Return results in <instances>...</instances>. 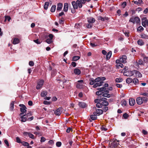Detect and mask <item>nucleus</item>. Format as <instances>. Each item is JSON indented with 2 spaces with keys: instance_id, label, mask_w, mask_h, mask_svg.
<instances>
[{
  "instance_id": "nucleus-1",
  "label": "nucleus",
  "mask_w": 148,
  "mask_h": 148,
  "mask_svg": "<svg viewBox=\"0 0 148 148\" xmlns=\"http://www.w3.org/2000/svg\"><path fill=\"white\" fill-rule=\"evenodd\" d=\"M148 99L147 97H138L136 99V102L138 105H141L143 103H147Z\"/></svg>"
},
{
  "instance_id": "nucleus-2",
  "label": "nucleus",
  "mask_w": 148,
  "mask_h": 148,
  "mask_svg": "<svg viewBox=\"0 0 148 148\" xmlns=\"http://www.w3.org/2000/svg\"><path fill=\"white\" fill-rule=\"evenodd\" d=\"M71 3L73 8L75 9H77L78 7L79 8L82 7V5L80 3L79 0H77L76 1H73Z\"/></svg>"
},
{
  "instance_id": "nucleus-3",
  "label": "nucleus",
  "mask_w": 148,
  "mask_h": 148,
  "mask_svg": "<svg viewBox=\"0 0 148 148\" xmlns=\"http://www.w3.org/2000/svg\"><path fill=\"white\" fill-rule=\"evenodd\" d=\"M19 106L21 107L20 108V110L21 113L20 114V115L21 116L24 113H25L26 112L27 110L26 109H27V108L25 105L23 104H20L19 105Z\"/></svg>"
},
{
  "instance_id": "nucleus-4",
  "label": "nucleus",
  "mask_w": 148,
  "mask_h": 148,
  "mask_svg": "<svg viewBox=\"0 0 148 148\" xmlns=\"http://www.w3.org/2000/svg\"><path fill=\"white\" fill-rule=\"evenodd\" d=\"M119 142L118 140L117 141L116 140V139H115V140L111 143L110 146V148H115L119 144V143H118Z\"/></svg>"
},
{
  "instance_id": "nucleus-5",
  "label": "nucleus",
  "mask_w": 148,
  "mask_h": 148,
  "mask_svg": "<svg viewBox=\"0 0 148 148\" xmlns=\"http://www.w3.org/2000/svg\"><path fill=\"white\" fill-rule=\"evenodd\" d=\"M123 75L125 76H132L134 75V71H128L126 72H124Z\"/></svg>"
},
{
  "instance_id": "nucleus-6",
  "label": "nucleus",
  "mask_w": 148,
  "mask_h": 148,
  "mask_svg": "<svg viewBox=\"0 0 148 148\" xmlns=\"http://www.w3.org/2000/svg\"><path fill=\"white\" fill-rule=\"evenodd\" d=\"M44 83V81L42 80H40V81L38 82L37 85L36 86V88L37 89H39L42 87Z\"/></svg>"
},
{
  "instance_id": "nucleus-7",
  "label": "nucleus",
  "mask_w": 148,
  "mask_h": 148,
  "mask_svg": "<svg viewBox=\"0 0 148 148\" xmlns=\"http://www.w3.org/2000/svg\"><path fill=\"white\" fill-rule=\"evenodd\" d=\"M62 111V108L60 107L55 111L54 113L56 115H60Z\"/></svg>"
},
{
  "instance_id": "nucleus-8",
  "label": "nucleus",
  "mask_w": 148,
  "mask_h": 148,
  "mask_svg": "<svg viewBox=\"0 0 148 148\" xmlns=\"http://www.w3.org/2000/svg\"><path fill=\"white\" fill-rule=\"evenodd\" d=\"M96 110V111L93 112V114L96 115L97 116H99L102 114L103 112V110L101 109H97Z\"/></svg>"
},
{
  "instance_id": "nucleus-9",
  "label": "nucleus",
  "mask_w": 148,
  "mask_h": 148,
  "mask_svg": "<svg viewBox=\"0 0 148 148\" xmlns=\"http://www.w3.org/2000/svg\"><path fill=\"white\" fill-rule=\"evenodd\" d=\"M78 105L79 107L83 108H86L87 106V104L84 102H79Z\"/></svg>"
},
{
  "instance_id": "nucleus-10",
  "label": "nucleus",
  "mask_w": 148,
  "mask_h": 148,
  "mask_svg": "<svg viewBox=\"0 0 148 148\" xmlns=\"http://www.w3.org/2000/svg\"><path fill=\"white\" fill-rule=\"evenodd\" d=\"M23 134L25 136H27V135H28V136L30 138H31L32 139H34V135H33L31 133H30L25 132L23 133Z\"/></svg>"
},
{
  "instance_id": "nucleus-11",
  "label": "nucleus",
  "mask_w": 148,
  "mask_h": 148,
  "mask_svg": "<svg viewBox=\"0 0 148 148\" xmlns=\"http://www.w3.org/2000/svg\"><path fill=\"white\" fill-rule=\"evenodd\" d=\"M127 58V56L125 55H123L122 57L120 58L121 62L123 63H125L126 62V60Z\"/></svg>"
},
{
  "instance_id": "nucleus-12",
  "label": "nucleus",
  "mask_w": 148,
  "mask_h": 148,
  "mask_svg": "<svg viewBox=\"0 0 148 148\" xmlns=\"http://www.w3.org/2000/svg\"><path fill=\"white\" fill-rule=\"evenodd\" d=\"M87 19H88L87 21L89 23H93L95 21L94 18L91 17H88Z\"/></svg>"
},
{
  "instance_id": "nucleus-13",
  "label": "nucleus",
  "mask_w": 148,
  "mask_h": 148,
  "mask_svg": "<svg viewBox=\"0 0 148 148\" xmlns=\"http://www.w3.org/2000/svg\"><path fill=\"white\" fill-rule=\"evenodd\" d=\"M129 104L131 106H133L135 103V101L133 98H130L129 99Z\"/></svg>"
},
{
  "instance_id": "nucleus-14",
  "label": "nucleus",
  "mask_w": 148,
  "mask_h": 148,
  "mask_svg": "<svg viewBox=\"0 0 148 148\" xmlns=\"http://www.w3.org/2000/svg\"><path fill=\"white\" fill-rule=\"evenodd\" d=\"M63 6V4L61 3H59L57 4V11H60L62 9Z\"/></svg>"
},
{
  "instance_id": "nucleus-15",
  "label": "nucleus",
  "mask_w": 148,
  "mask_h": 148,
  "mask_svg": "<svg viewBox=\"0 0 148 148\" xmlns=\"http://www.w3.org/2000/svg\"><path fill=\"white\" fill-rule=\"evenodd\" d=\"M103 83L104 82L102 81L101 82L99 83H97L94 85L93 87L94 88H96L98 86H101L102 85Z\"/></svg>"
},
{
  "instance_id": "nucleus-16",
  "label": "nucleus",
  "mask_w": 148,
  "mask_h": 148,
  "mask_svg": "<svg viewBox=\"0 0 148 148\" xmlns=\"http://www.w3.org/2000/svg\"><path fill=\"white\" fill-rule=\"evenodd\" d=\"M68 4L67 3H65L64 4L63 10L65 12H67L68 9Z\"/></svg>"
},
{
  "instance_id": "nucleus-17",
  "label": "nucleus",
  "mask_w": 148,
  "mask_h": 148,
  "mask_svg": "<svg viewBox=\"0 0 148 148\" xmlns=\"http://www.w3.org/2000/svg\"><path fill=\"white\" fill-rule=\"evenodd\" d=\"M21 116V121L22 122H25L27 120V117L26 116H24V115H22Z\"/></svg>"
},
{
  "instance_id": "nucleus-18",
  "label": "nucleus",
  "mask_w": 148,
  "mask_h": 148,
  "mask_svg": "<svg viewBox=\"0 0 148 148\" xmlns=\"http://www.w3.org/2000/svg\"><path fill=\"white\" fill-rule=\"evenodd\" d=\"M143 61L141 59H139L138 61V62H136V66H138L139 65H141L143 64Z\"/></svg>"
},
{
  "instance_id": "nucleus-19",
  "label": "nucleus",
  "mask_w": 148,
  "mask_h": 148,
  "mask_svg": "<svg viewBox=\"0 0 148 148\" xmlns=\"http://www.w3.org/2000/svg\"><path fill=\"white\" fill-rule=\"evenodd\" d=\"M20 40L18 38H16L14 39L13 43L14 45H15L18 44Z\"/></svg>"
},
{
  "instance_id": "nucleus-20",
  "label": "nucleus",
  "mask_w": 148,
  "mask_h": 148,
  "mask_svg": "<svg viewBox=\"0 0 148 148\" xmlns=\"http://www.w3.org/2000/svg\"><path fill=\"white\" fill-rule=\"evenodd\" d=\"M74 72L75 74L77 75H79L81 73L80 70L77 68L75 69L74 70Z\"/></svg>"
},
{
  "instance_id": "nucleus-21",
  "label": "nucleus",
  "mask_w": 148,
  "mask_h": 148,
  "mask_svg": "<svg viewBox=\"0 0 148 148\" xmlns=\"http://www.w3.org/2000/svg\"><path fill=\"white\" fill-rule=\"evenodd\" d=\"M134 73H135L136 75H137L138 77H142V74L138 71L136 70H134Z\"/></svg>"
},
{
  "instance_id": "nucleus-22",
  "label": "nucleus",
  "mask_w": 148,
  "mask_h": 148,
  "mask_svg": "<svg viewBox=\"0 0 148 148\" xmlns=\"http://www.w3.org/2000/svg\"><path fill=\"white\" fill-rule=\"evenodd\" d=\"M97 115L95 114H92L90 116V118L92 120H96L97 119Z\"/></svg>"
},
{
  "instance_id": "nucleus-23",
  "label": "nucleus",
  "mask_w": 148,
  "mask_h": 148,
  "mask_svg": "<svg viewBox=\"0 0 148 148\" xmlns=\"http://www.w3.org/2000/svg\"><path fill=\"white\" fill-rule=\"evenodd\" d=\"M112 55V51H109L107 54L106 56V58L107 60H109Z\"/></svg>"
},
{
  "instance_id": "nucleus-24",
  "label": "nucleus",
  "mask_w": 148,
  "mask_h": 148,
  "mask_svg": "<svg viewBox=\"0 0 148 148\" xmlns=\"http://www.w3.org/2000/svg\"><path fill=\"white\" fill-rule=\"evenodd\" d=\"M132 82L135 85H137V84H139V81L138 79L136 78H134L132 79Z\"/></svg>"
},
{
  "instance_id": "nucleus-25",
  "label": "nucleus",
  "mask_w": 148,
  "mask_h": 148,
  "mask_svg": "<svg viewBox=\"0 0 148 148\" xmlns=\"http://www.w3.org/2000/svg\"><path fill=\"white\" fill-rule=\"evenodd\" d=\"M49 3L48 2H46L45 3L44 6V8L45 10H47L49 5Z\"/></svg>"
},
{
  "instance_id": "nucleus-26",
  "label": "nucleus",
  "mask_w": 148,
  "mask_h": 148,
  "mask_svg": "<svg viewBox=\"0 0 148 148\" xmlns=\"http://www.w3.org/2000/svg\"><path fill=\"white\" fill-rule=\"evenodd\" d=\"M2 18V19L4 20L5 21L7 20L8 21H9L11 19L10 17L8 16H5V18L3 17Z\"/></svg>"
},
{
  "instance_id": "nucleus-27",
  "label": "nucleus",
  "mask_w": 148,
  "mask_h": 148,
  "mask_svg": "<svg viewBox=\"0 0 148 148\" xmlns=\"http://www.w3.org/2000/svg\"><path fill=\"white\" fill-rule=\"evenodd\" d=\"M57 73V71H56V69H54L52 70L51 71V75L53 77L55 76Z\"/></svg>"
},
{
  "instance_id": "nucleus-28",
  "label": "nucleus",
  "mask_w": 148,
  "mask_h": 148,
  "mask_svg": "<svg viewBox=\"0 0 148 148\" xmlns=\"http://www.w3.org/2000/svg\"><path fill=\"white\" fill-rule=\"evenodd\" d=\"M138 44L142 46L144 44V42L142 39H139L137 41Z\"/></svg>"
},
{
  "instance_id": "nucleus-29",
  "label": "nucleus",
  "mask_w": 148,
  "mask_h": 148,
  "mask_svg": "<svg viewBox=\"0 0 148 148\" xmlns=\"http://www.w3.org/2000/svg\"><path fill=\"white\" fill-rule=\"evenodd\" d=\"M101 104L102 105V107L103 106H108L109 104L108 102L107 101H103L101 103Z\"/></svg>"
},
{
  "instance_id": "nucleus-30",
  "label": "nucleus",
  "mask_w": 148,
  "mask_h": 148,
  "mask_svg": "<svg viewBox=\"0 0 148 148\" xmlns=\"http://www.w3.org/2000/svg\"><path fill=\"white\" fill-rule=\"evenodd\" d=\"M132 79L131 77H128L126 80V82L127 83L130 84L132 82Z\"/></svg>"
},
{
  "instance_id": "nucleus-31",
  "label": "nucleus",
  "mask_w": 148,
  "mask_h": 148,
  "mask_svg": "<svg viewBox=\"0 0 148 148\" xmlns=\"http://www.w3.org/2000/svg\"><path fill=\"white\" fill-rule=\"evenodd\" d=\"M80 58V57L79 56H75L73 57L72 60L75 61L79 60Z\"/></svg>"
},
{
  "instance_id": "nucleus-32",
  "label": "nucleus",
  "mask_w": 148,
  "mask_h": 148,
  "mask_svg": "<svg viewBox=\"0 0 148 148\" xmlns=\"http://www.w3.org/2000/svg\"><path fill=\"white\" fill-rule=\"evenodd\" d=\"M56 6L55 5H52L50 11L52 12H54L56 9Z\"/></svg>"
},
{
  "instance_id": "nucleus-33",
  "label": "nucleus",
  "mask_w": 148,
  "mask_h": 148,
  "mask_svg": "<svg viewBox=\"0 0 148 148\" xmlns=\"http://www.w3.org/2000/svg\"><path fill=\"white\" fill-rule=\"evenodd\" d=\"M102 96L103 97H105L107 98H110L111 97V95L107 93H103Z\"/></svg>"
},
{
  "instance_id": "nucleus-34",
  "label": "nucleus",
  "mask_w": 148,
  "mask_h": 148,
  "mask_svg": "<svg viewBox=\"0 0 148 148\" xmlns=\"http://www.w3.org/2000/svg\"><path fill=\"white\" fill-rule=\"evenodd\" d=\"M121 105L123 106H126L127 102L126 101L125 99L122 100L121 102Z\"/></svg>"
},
{
  "instance_id": "nucleus-35",
  "label": "nucleus",
  "mask_w": 148,
  "mask_h": 148,
  "mask_svg": "<svg viewBox=\"0 0 148 148\" xmlns=\"http://www.w3.org/2000/svg\"><path fill=\"white\" fill-rule=\"evenodd\" d=\"M123 81V79L121 78H116L115 79V81L117 83H119L122 82Z\"/></svg>"
},
{
  "instance_id": "nucleus-36",
  "label": "nucleus",
  "mask_w": 148,
  "mask_h": 148,
  "mask_svg": "<svg viewBox=\"0 0 148 148\" xmlns=\"http://www.w3.org/2000/svg\"><path fill=\"white\" fill-rule=\"evenodd\" d=\"M14 102L12 101L10 105V109L11 111H13L14 109Z\"/></svg>"
},
{
  "instance_id": "nucleus-37",
  "label": "nucleus",
  "mask_w": 148,
  "mask_h": 148,
  "mask_svg": "<svg viewBox=\"0 0 148 148\" xmlns=\"http://www.w3.org/2000/svg\"><path fill=\"white\" fill-rule=\"evenodd\" d=\"M142 38L145 39H148V36L144 34H143L141 35Z\"/></svg>"
},
{
  "instance_id": "nucleus-38",
  "label": "nucleus",
  "mask_w": 148,
  "mask_h": 148,
  "mask_svg": "<svg viewBox=\"0 0 148 148\" xmlns=\"http://www.w3.org/2000/svg\"><path fill=\"white\" fill-rule=\"evenodd\" d=\"M120 67L121 68H122L124 67V66L123 64L121 63H119L118 64H117L116 65V67L117 69H119Z\"/></svg>"
},
{
  "instance_id": "nucleus-39",
  "label": "nucleus",
  "mask_w": 148,
  "mask_h": 148,
  "mask_svg": "<svg viewBox=\"0 0 148 148\" xmlns=\"http://www.w3.org/2000/svg\"><path fill=\"white\" fill-rule=\"evenodd\" d=\"M135 23L136 22V23H138L140 21V18L138 17H136L134 18Z\"/></svg>"
},
{
  "instance_id": "nucleus-40",
  "label": "nucleus",
  "mask_w": 148,
  "mask_h": 148,
  "mask_svg": "<svg viewBox=\"0 0 148 148\" xmlns=\"http://www.w3.org/2000/svg\"><path fill=\"white\" fill-rule=\"evenodd\" d=\"M47 94V92H46L43 91L42 92L41 94V96L42 97H45Z\"/></svg>"
},
{
  "instance_id": "nucleus-41",
  "label": "nucleus",
  "mask_w": 148,
  "mask_h": 148,
  "mask_svg": "<svg viewBox=\"0 0 148 148\" xmlns=\"http://www.w3.org/2000/svg\"><path fill=\"white\" fill-rule=\"evenodd\" d=\"M106 89V88L105 87H102V88H97V90H99L101 92H103L104 90Z\"/></svg>"
},
{
  "instance_id": "nucleus-42",
  "label": "nucleus",
  "mask_w": 148,
  "mask_h": 148,
  "mask_svg": "<svg viewBox=\"0 0 148 148\" xmlns=\"http://www.w3.org/2000/svg\"><path fill=\"white\" fill-rule=\"evenodd\" d=\"M143 30H144L143 28L141 26H139L138 28L137 29V31H139L140 32H141L142 31H143Z\"/></svg>"
},
{
  "instance_id": "nucleus-43",
  "label": "nucleus",
  "mask_w": 148,
  "mask_h": 148,
  "mask_svg": "<svg viewBox=\"0 0 148 148\" xmlns=\"http://www.w3.org/2000/svg\"><path fill=\"white\" fill-rule=\"evenodd\" d=\"M103 92H101L100 91H97L96 92V94L98 96L101 95H103Z\"/></svg>"
},
{
  "instance_id": "nucleus-44",
  "label": "nucleus",
  "mask_w": 148,
  "mask_h": 148,
  "mask_svg": "<svg viewBox=\"0 0 148 148\" xmlns=\"http://www.w3.org/2000/svg\"><path fill=\"white\" fill-rule=\"evenodd\" d=\"M45 42L49 44H50L51 42H52L53 41L52 40L49 38H48L46 40H45Z\"/></svg>"
},
{
  "instance_id": "nucleus-45",
  "label": "nucleus",
  "mask_w": 148,
  "mask_h": 148,
  "mask_svg": "<svg viewBox=\"0 0 148 148\" xmlns=\"http://www.w3.org/2000/svg\"><path fill=\"white\" fill-rule=\"evenodd\" d=\"M142 25L143 27H145L146 25H148V21L142 22Z\"/></svg>"
},
{
  "instance_id": "nucleus-46",
  "label": "nucleus",
  "mask_w": 148,
  "mask_h": 148,
  "mask_svg": "<svg viewBox=\"0 0 148 148\" xmlns=\"http://www.w3.org/2000/svg\"><path fill=\"white\" fill-rule=\"evenodd\" d=\"M21 143L22 144V145L23 146H29V143L27 142L23 141Z\"/></svg>"
},
{
  "instance_id": "nucleus-47",
  "label": "nucleus",
  "mask_w": 148,
  "mask_h": 148,
  "mask_svg": "<svg viewBox=\"0 0 148 148\" xmlns=\"http://www.w3.org/2000/svg\"><path fill=\"white\" fill-rule=\"evenodd\" d=\"M32 115V112H29L26 114H25L24 115V116H25L27 117H28V116H30Z\"/></svg>"
},
{
  "instance_id": "nucleus-48",
  "label": "nucleus",
  "mask_w": 148,
  "mask_h": 148,
  "mask_svg": "<svg viewBox=\"0 0 148 148\" xmlns=\"http://www.w3.org/2000/svg\"><path fill=\"white\" fill-rule=\"evenodd\" d=\"M16 142L18 143H21V139L18 137H16Z\"/></svg>"
},
{
  "instance_id": "nucleus-49",
  "label": "nucleus",
  "mask_w": 148,
  "mask_h": 148,
  "mask_svg": "<svg viewBox=\"0 0 148 148\" xmlns=\"http://www.w3.org/2000/svg\"><path fill=\"white\" fill-rule=\"evenodd\" d=\"M98 20H101L102 21H104L105 20L104 18L102 17V16H99L98 17Z\"/></svg>"
},
{
  "instance_id": "nucleus-50",
  "label": "nucleus",
  "mask_w": 148,
  "mask_h": 148,
  "mask_svg": "<svg viewBox=\"0 0 148 148\" xmlns=\"http://www.w3.org/2000/svg\"><path fill=\"white\" fill-rule=\"evenodd\" d=\"M144 62L145 63L148 62V57L146 56H144L143 58Z\"/></svg>"
},
{
  "instance_id": "nucleus-51",
  "label": "nucleus",
  "mask_w": 148,
  "mask_h": 148,
  "mask_svg": "<svg viewBox=\"0 0 148 148\" xmlns=\"http://www.w3.org/2000/svg\"><path fill=\"white\" fill-rule=\"evenodd\" d=\"M94 101L95 103H99L101 102V99H95Z\"/></svg>"
},
{
  "instance_id": "nucleus-52",
  "label": "nucleus",
  "mask_w": 148,
  "mask_h": 148,
  "mask_svg": "<svg viewBox=\"0 0 148 148\" xmlns=\"http://www.w3.org/2000/svg\"><path fill=\"white\" fill-rule=\"evenodd\" d=\"M100 77H98L94 79V81L95 82H98L100 81Z\"/></svg>"
},
{
  "instance_id": "nucleus-53",
  "label": "nucleus",
  "mask_w": 148,
  "mask_h": 148,
  "mask_svg": "<svg viewBox=\"0 0 148 148\" xmlns=\"http://www.w3.org/2000/svg\"><path fill=\"white\" fill-rule=\"evenodd\" d=\"M96 106L98 108H101L102 107V105L101 103H97L96 104Z\"/></svg>"
},
{
  "instance_id": "nucleus-54",
  "label": "nucleus",
  "mask_w": 148,
  "mask_h": 148,
  "mask_svg": "<svg viewBox=\"0 0 148 148\" xmlns=\"http://www.w3.org/2000/svg\"><path fill=\"white\" fill-rule=\"evenodd\" d=\"M123 116L124 119H127L128 117L129 116L127 113H125L123 114Z\"/></svg>"
},
{
  "instance_id": "nucleus-55",
  "label": "nucleus",
  "mask_w": 148,
  "mask_h": 148,
  "mask_svg": "<svg viewBox=\"0 0 148 148\" xmlns=\"http://www.w3.org/2000/svg\"><path fill=\"white\" fill-rule=\"evenodd\" d=\"M62 143L60 142H57L56 143V145L58 147H60L61 146Z\"/></svg>"
},
{
  "instance_id": "nucleus-56",
  "label": "nucleus",
  "mask_w": 148,
  "mask_h": 148,
  "mask_svg": "<svg viewBox=\"0 0 148 148\" xmlns=\"http://www.w3.org/2000/svg\"><path fill=\"white\" fill-rule=\"evenodd\" d=\"M142 132L143 134L144 135H146L148 134V132L144 130H142Z\"/></svg>"
},
{
  "instance_id": "nucleus-57",
  "label": "nucleus",
  "mask_w": 148,
  "mask_h": 148,
  "mask_svg": "<svg viewBox=\"0 0 148 148\" xmlns=\"http://www.w3.org/2000/svg\"><path fill=\"white\" fill-rule=\"evenodd\" d=\"M129 22H132V23H135V19L134 18H130V20H129Z\"/></svg>"
},
{
  "instance_id": "nucleus-58",
  "label": "nucleus",
  "mask_w": 148,
  "mask_h": 148,
  "mask_svg": "<svg viewBox=\"0 0 148 148\" xmlns=\"http://www.w3.org/2000/svg\"><path fill=\"white\" fill-rule=\"evenodd\" d=\"M69 9H71V12L72 14H74L75 13V12H76L75 10H76V9H74L73 8H70Z\"/></svg>"
},
{
  "instance_id": "nucleus-59",
  "label": "nucleus",
  "mask_w": 148,
  "mask_h": 148,
  "mask_svg": "<svg viewBox=\"0 0 148 148\" xmlns=\"http://www.w3.org/2000/svg\"><path fill=\"white\" fill-rule=\"evenodd\" d=\"M92 27V25L90 24H88L86 25V27L88 28H91Z\"/></svg>"
},
{
  "instance_id": "nucleus-60",
  "label": "nucleus",
  "mask_w": 148,
  "mask_h": 148,
  "mask_svg": "<svg viewBox=\"0 0 148 148\" xmlns=\"http://www.w3.org/2000/svg\"><path fill=\"white\" fill-rule=\"evenodd\" d=\"M115 85L116 87L119 88H121L123 86L122 84L118 83L116 84Z\"/></svg>"
},
{
  "instance_id": "nucleus-61",
  "label": "nucleus",
  "mask_w": 148,
  "mask_h": 148,
  "mask_svg": "<svg viewBox=\"0 0 148 148\" xmlns=\"http://www.w3.org/2000/svg\"><path fill=\"white\" fill-rule=\"evenodd\" d=\"M35 43L37 44H40L41 43V42L39 41L38 39H36V40H34V41Z\"/></svg>"
},
{
  "instance_id": "nucleus-62",
  "label": "nucleus",
  "mask_w": 148,
  "mask_h": 148,
  "mask_svg": "<svg viewBox=\"0 0 148 148\" xmlns=\"http://www.w3.org/2000/svg\"><path fill=\"white\" fill-rule=\"evenodd\" d=\"M73 130L72 128H71L69 127L66 130V132L67 133H69L70 132V131H72Z\"/></svg>"
},
{
  "instance_id": "nucleus-63",
  "label": "nucleus",
  "mask_w": 148,
  "mask_h": 148,
  "mask_svg": "<svg viewBox=\"0 0 148 148\" xmlns=\"http://www.w3.org/2000/svg\"><path fill=\"white\" fill-rule=\"evenodd\" d=\"M43 103L45 105H49L50 104V102L45 101H43Z\"/></svg>"
},
{
  "instance_id": "nucleus-64",
  "label": "nucleus",
  "mask_w": 148,
  "mask_h": 148,
  "mask_svg": "<svg viewBox=\"0 0 148 148\" xmlns=\"http://www.w3.org/2000/svg\"><path fill=\"white\" fill-rule=\"evenodd\" d=\"M71 64L73 67H75L76 66V63L75 62H72Z\"/></svg>"
}]
</instances>
